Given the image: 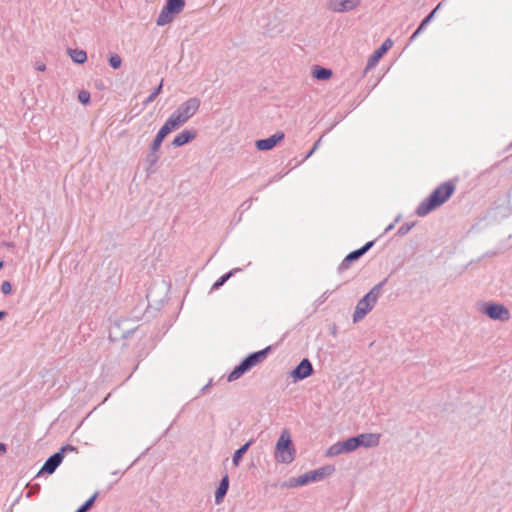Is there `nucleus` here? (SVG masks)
<instances>
[{
  "mask_svg": "<svg viewBox=\"0 0 512 512\" xmlns=\"http://www.w3.org/2000/svg\"><path fill=\"white\" fill-rule=\"evenodd\" d=\"M177 14H174L173 12H171L165 5L163 6L162 10L160 11L158 17H157V20H156V24L157 26H165L169 23H171L175 16Z\"/></svg>",
  "mask_w": 512,
  "mask_h": 512,
  "instance_id": "nucleus-19",
  "label": "nucleus"
},
{
  "mask_svg": "<svg viewBox=\"0 0 512 512\" xmlns=\"http://www.w3.org/2000/svg\"><path fill=\"white\" fill-rule=\"evenodd\" d=\"M7 315L6 311L0 310V321L3 320Z\"/></svg>",
  "mask_w": 512,
  "mask_h": 512,
  "instance_id": "nucleus-38",
  "label": "nucleus"
},
{
  "mask_svg": "<svg viewBox=\"0 0 512 512\" xmlns=\"http://www.w3.org/2000/svg\"><path fill=\"white\" fill-rule=\"evenodd\" d=\"M415 223L412 222V223H404L402 224L398 230H397V235L402 237L404 235H406L407 233L410 232V230L414 227Z\"/></svg>",
  "mask_w": 512,
  "mask_h": 512,
  "instance_id": "nucleus-31",
  "label": "nucleus"
},
{
  "mask_svg": "<svg viewBox=\"0 0 512 512\" xmlns=\"http://www.w3.org/2000/svg\"><path fill=\"white\" fill-rule=\"evenodd\" d=\"M253 442V439L249 440L234 452L232 456V463L235 467L239 466L242 457L248 451L249 447L253 444Z\"/></svg>",
  "mask_w": 512,
  "mask_h": 512,
  "instance_id": "nucleus-21",
  "label": "nucleus"
},
{
  "mask_svg": "<svg viewBox=\"0 0 512 512\" xmlns=\"http://www.w3.org/2000/svg\"><path fill=\"white\" fill-rule=\"evenodd\" d=\"M165 6L174 14H179L185 7V0H166Z\"/></svg>",
  "mask_w": 512,
  "mask_h": 512,
  "instance_id": "nucleus-25",
  "label": "nucleus"
},
{
  "mask_svg": "<svg viewBox=\"0 0 512 512\" xmlns=\"http://www.w3.org/2000/svg\"><path fill=\"white\" fill-rule=\"evenodd\" d=\"M109 65L113 69H119L122 64V59L118 54H111L108 59Z\"/></svg>",
  "mask_w": 512,
  "mask_h": 512,
  "instance_id": "nucleus-30",
  "label": "nucleus"
},
{
  "mask_svg": "<svg viewBox=\"0 0 512 512\" xmlns=\"http://www.w3.org/2000/svg\"><path fill=\"white\" fill-rule=\"evenodd\" d=\"M479 311L494 321L506 322L511 318L509 309L501 303L482 302Z\"/></svg>",
  "mask_w": 512,
  "mask_h": 512,
  "instance_id": "nucleus-6",
  "label": "nucleus"
},
{
  "mask_svg": "<svg viewBox=\"0 0 512 512\" xmlns=\"http://www.w3.org/2000/svg\"><path fill=\"white\" fill-rule=\"evenodd\" d=\"M45 68H46V66L44 64H41V65L38 66L37 69L40 70V71H44Z\"/></svg>",
  "mask_w": 512,
  "mask_h": 512,
  "instance_id": "nucleus-40",
  "label": "nucleus"
},
{
  "mask_svg": "<svg viewBox=\"0 0 512 512\" xmlns=\"http://www.w3.org/2000/svg\"><path fill=\"white\" fill-rule=\"evenodd\" d=\"M68 54L72 61L77 64H83L87 61V53L81 49H68Z\"/></svg>",
  "mask_w": 512,
  "mask_h": 512,
  "instance_id": "nucleus-24",
  "label": "nucleus"
},
{
  "mask_svg": "<svg viewBox=\"0 0 512 512\" xmlns=\"http://www.w3.org/2000/svg\"><path fill=\"white\" fill-rule=\"evenodd\" d=\"M64 459V455H62V452H56L52 454L48 459L45 461L44 465L39 471L40 473H46L48 475L53 474L55 470L60 466Z\"/></svg>",
  "mask_w": 512,
  "mask_h": 512,
  "instance_id": "nucleus-14",
  "label": "nucleus"
},
{
  "mask_svg": "<svg viewBox=\"0 0 512 512\" xmlns=\"http://www.w3.org/2000/svg\"><path fill=\"white\" fill-rule=\"evenodd\" d=\"M163 82H164V80L162 79L160 81L159 85L157 87H155L152 90V92L149 94V96L144 100V102H143L144 107H146L148 104L153 102L156 99V97L162 92Z\"/></svg>",
  "mask_w": 512,
  "mask_h": 512,
  "instance_id": "nucleus-27",
  "label": "nucleus"
},
{
  "mask_svg": "<svg viewBox=\"0 0 512 512\" xmlns=\"http://www.w3.org/2000/svg\"><path fill=\"white\" fill-rule=\"evenodd\" d=\"M335 471V467L333 465H325L318 469L311 470L303 475H300L296 478H291L289 480V487H298L304 486L312 482H317L325 477L332 475Z\"/></svg>",
  "mask_w": 512,
  "mask_h": 512,
  "instance_id": "nucleus-4",
  "label": "nucleus"
},
{
  "mask_svg": "<svg viewBox=\"0 0 512 512\" xmlns=\"http://www.w3.org/2000/svg\"><path fill=\"white\" fill-rule=\"evenodd\" d=\"M78 100L82 103V104H88L90 103V93L86 90H81L79 93H78Z\"/></svg>",
  "mask_w": 512,
  "mask_h": 512,
  "instance_id": "nucleus-32",
  "label": "nucleus"
},
{
  "mask_svg": "<svg viewBox=\"0 0 512 512\" xmlns=\"http://www.w3.org/2000/svg\"><path fill=\"white\" fill-rule=\"evenodd\" d=\"M455 185L451 181L441 183L435 190L425 198L416 208L415 213L419 217H424L437 207L444 204L453 195Z\"/></svg>",
  "mask_w": 512,
  "mask_h": 512,
  "instance_id": "nucleus-2",
  "label": "nucleus"
},
{
  "mask_svg": "<svg viewBox=\"0 0 512 512\" xmlns=\"http://www.w3.org/2000/svg\"><path fill=\"white\" fill-rule=\"evenodd\" d=\"M201 105V101L198 97H191L181 103L174 113L177 117H179L183 123L185 124L189 119H191L199 110Z\"/></svg>",
  "mask_w": 512,
  "mask_h": 512,
  "instance_id": "nucleus-7",
  "label": "nucleus"
},
{
  "mask_svg": "<svg viewBox=\"0 0 512 512\" xmlns=\"http://www.w3.org/2000/svg\"><path fill=\"white\" fill-rule=\"evenodd\" d=\"M98 497V492H95L91 497H89L75 512H88L92 506L96 498Z\"/></svg>",
  "mask_w": 512,
  "mask_h": 512,
  "instance_id": "nucleus-28",
  "label": "nucleus"
},
{
  "mask_svg": "<svg viewBox=\"0 0 512 512\" xmlns=\"http://www.w3.org/2000/svg\"><path fill=\"white\" fill-rule=\"evenodd\" d=\"M372 309L364 302L359 300L353 313V322L357 323L362 320Z\"/></svg>",
  "mask_w": 512,
  "mask_h": 512,
  "instance_id": "nucleus-20",
  "label": "nucleus"
},
{
  "mask_svg": "<svg viewBox=\"0 0 512 512\" xmlns=\"http://www.w3.org/2000/svg\"><path fill=\"white\" fill-rule=\"evenodd\" d=\"M399 219H400V216H398V217L395 219V222H394V223H391V224H389V225L386 227L385 232H388V231L392 230V229L394 228L395 223H396V222H398V221H399Z\"/></svg>",
  "mask_w": 512,
  "mask_h": 512,
  "instance_id": "nucleus-37",
  "label": "nucleus"
},
{
  "mask_svg": "<svg viewBox=\"0 0 512 512\" xmlns=\"http://www.w3.org/2000/svg\"><path fill=\"white\" fill-rule=\"evenodd\" d=\"M166 136H167V134H165L161 129H159L154 140L152 141V143L150 145V150L159 151L161 144L164 141Z\"/></svg>",
  "mask_w": 512,
  "mask_h": 512,
  "instance_id": "nucleus-26",
  "label": "nucleus"
},
{
  "mask_svg": "<svg viewBox=\"0 0 512 512\" xmlns=\"http://www.w3.org/2000/svg\"><path fill=\"white\" fill-rule=\"evenodd\" d=\"M393 46V41L390 38L384 42L370 55L367 61L366 70L374 67L377 62L383 57L384 54Z\"/></svg>",
  "mask_w": 512,
  "mask_h": 512,
  "instance_id": "nucleus-11",
  "label": "nucleus"
},
{
  "mask_svg": "<svg viewBox=\"0 0 512 512\" xmlns=\"http://www.w3.org/2000/svg\"><path fill=\"white\" fill-rule=\"evenodd\" d=\"M250 202H251V200L245 201V202H243L242 206L246 205L247 207H249Z\"/></svg>",
  "mask_w": 512,
  "mask_h": 512,
  "instance_id": "nucleus-42",
  "label": "nucleus"
},
{
  "mask_svg": "<svg viewBox=\"0 0 512 512\" xmlns=\"http://www.w3.org/2000/svg\"><path fill=\"white\" fill-rule=\"evenodd\" d=\"M361 0H327L329 10L336 13H345L356 9Z\"/></svg>",
  "mask_w": 512,
  "mask_h": 512,
  "instance_id": "nucleus-10",
  "label": "nucleus"
},
{
  "mask_svg": "<svg viewBox=\"0 0 512 512\" xmlns=\"http://www.w3.org/2000/svg\"><path fill=\"white\" fill-rule=\"evenodd\" d=\"M3 265H4L3 261L0 260V269L3 268Z\"/></svg>",
  "mask_w": 512,
  "mask_h": 512,
  "instance_id": "nucleus-43",
  "label": "nucleus"
},
{
  "mask_svg": "<svg viewBox=\"0 0 512 512\" xmlns=\"http://www.w3.org/2000/svg\"><path fill=\"white\" fill-rule=\"evenodd\" d=\"M228 488H229V478H228V475L226 474L220 480L219 486L217 487V489L215 491V502L217 504H220L223 501L225 495L227 494Z\"/></svg>",
  "mask_w": 512,
  "mask_h": 512,
  "instance_id": "nucleus-17",
  "label": "nucleus"
},
{
  "mask_svg": "<svg viewBox=\"0 0 512 512\" xmlns=\"http://www.w3.org/2000/svg\"><path fill=\"white\" fill-rule=\"evenodd\" d=\"M312 75L317 80H328L332 76V70L322 66H314Z\"/></svg>",
  "mask_w": 512,
  "mask_h": 512,
  "instance_id": "nucleus-22",
  "label": "nucleus"
},
{
  "mask_svg": "<svg viewBox=\"0 0 512 512\" xmlns=\"http://www.w3.org/2000/svg\"><path fill=\"white\" fill-rule=\"evenodd\" d=\"M375 241H368L367 243H365L362 247H360L359 249H356L352 252H350L349 254L346 255V257L342 260V262L340 263L339 267H338V270L341 272L343 270H346L349 268L350 264L356 260H358L360 257H362L367 251H369L373 245H374Z\"/></svg>",
  "mask_w": 512,
  "mask_h": 512,
  "instance_id": "nucleus-9",
  "label": "nucleus"
},
{
  "mask_svg": "<svg viewBox=\"0 0 512 512\" xmlns=\"http://www.w3.org/2000/svg\"><path fill=\"white\" fill-rule=\"evenodd\" d=\"M441 5H442V2L438 3V5L421 21L418 28L411 35L410 41H413L426 28V26L434 18L436 11L441 7Z\"/></svg>",
  "mask_w": 512,
  "mask_h": 512,
  "instance_id": "nucleus-18",
  "label": "nucleus"
},
{
  "mask_svg": "<svg viewBox=\"0 0 512 512\" xmlns=\"http://www.w3.org/2000/svg\"><path fill=\"white\" fill-rule=\"evenodd\" d=\"M250 202H251V200L245 201V202H243L242 206L246 205L247 207H249Z\"/></svg>",
  "mask_w": 512,
  "mask_h": 512,
  "instance_id": "nucleus-41",
  "label": "nucleus"
},
{
  "mask_svg": "<svg viewBox=\"0 0 512 512\" xmlns=\"http://www.w3.org/2000/svg\"><path fill=\"white\" fill-rule=\"evenodd\" d=\"M184 123L183 121L176 116V114L173 112L169 118L165 121V123L160 128L165 134H170L172 131L178 129L180 126H182Z\"/></svg>",
  "mask_w": 512,
  "mask_h": 512,
  "instance_id": "nucleus-16",
  "label": "nucleus"
},
{
  "mask_svg": "<svg viewBox=\"0 0 512 512\" xmlns=\"http://www.w3.org/2000/svg\"><path fill=\"white\" fill-rule=\"evenodd\" d=\"M6 451V446L3 443H0V454Z\"/></svg>",
  "mask_w": 512,
  "mask_h": 512,
  "instance_id": "nucleus-39",
  "label": "nucleus"
},
{
  "mask_svg": "<svg viewBox=\"0 0 512 512\" xmlns=\"http://www.w3.org/2000/svg\"><path fill=\"white\" fill-rule=\"evenodd\" d=\"M295 448L288 430H284L277 443L275 457L278 462L290 464L294 460Z\"/></svg>",
  "mask_w": 512,
  "mask_h": 512,
  "instance_id": "nucleus-5",
  "label": "nucleus"
},
{
  "mask_svg": "<svg viewBox=\"0 0 512 512\" xmlns=\"http://www.w3.org/2000/svg\"><path fill=\"white\" fill-rule=\"evenodd\" d=\"M241 268H234L229 272L223 274L220 278H218L212 285V290H217L222 287L235 273L241 272Z\"/></svg>",
  "mask_w": 512,
  "mask_h": 512,
  "instance_id": "nucleus-23",
  "label": "nucleus"
},
{
  "mask_svg": "<svg viewBox=\"0 0 512 512\" xmlns=\"http://www.w3.org/2000/svg\"><path fill=\"white\" fill-rule=\"evenodd\" d=\"M320 142H321V139H318V140L314 143L313 147H312V148H311V150L308 152V154L306 155V157H305V158H309V157H310V156H311V155H312V154L317 150V148H318V147H319V145H320Z\"/></svg>",
  "mask_w": 512,
  "mask_h": 512,
  "instance_id": "nucleus-34",
  "label": "nucleus"
},
{
  "mask_svg": "<svg viewBox=\"0 0 512 512\" xmlns=\"http://www.w3.org/2000/svg\"><path fill=\"white\" fill-rule=\"evenodd\" d=\"M271 347L268 346L262 350L248 354L228 375L227 380L233 382L239 379L246 372L250 371L254 366L261 363L270 352Z\"/></svg>",
  "mask_w": 512,
  "mask_h": 512,
  "instance_id": "nucleus-3",
  "label": "nucleus"
},
{
  "mask_svg": "<svg viewBox=\"0 0 512 512\" xmlns=\"http://www.w3.org/2000/svg\"><path fill=\"white\" fill-rule=\"evenodd\" d=\"M1 292L4 294V295H7V294H10L11 291H12V285L9 281H3L2 284H1Z\"/></svg>",
  "mask_w": 512,
  "mask_h": 512,
  "instance_id": "nucleus-33",
  "label": "nucleus"
},
{
  "mask_svg": "<svg viewBox=\"0 0 512 512\" xmlns=\"http://www.w3.org/2000/svg\"><path fill=\"white\" fill-rule=\"evenodd\" d=\"M76 448L72 445H65L63 446L58 452H62V455H64V452L66 451H74Z\"/></svg>",
  "mask_w": 512,
  "mask_h": 512,
  "instance_id": "nucleus-35",
  "label": "nucleus"
},
{
  "mask_svg": "<svg viewBox=\"0 0 512 512\" xmlns=\"http://www.w3.org/2000/svg\"><path fill=\"white\" fill-rule=\"evenodd\" d=\"M197 137V132L194 129H185L180 132L171 142L173 147H181L193 141Z\"/></svg>",
  "mask_w": 512,
  "mask_h": 512,
  "instance_id": "nucleus-15",
  "label": "nucleus"
},
{
  "mask_svg": "<svg viewBox=\"0 0 512 512\" xmlns=\"http://www.w3.org/2000/svg\"><path fill=\"white\" fill-rule=\"evenodd\" d=\"M282 177H283V175H282V174H276V175H274V176H273V177L268 181V183L265 185V187H266V186H268L269 184H272V183H274V182H276V181L280 180Z\"/></svg>",
  "mask_w": 512,
  "mask_h": 512,
  "instance_id": "nucleus-36",
  "label": "nucleus"
},
{
  "mask_svg": "<svg viewBox=\"0 0 512 512\" xmlns=\"http://www.w3.org/2000/svg\"><path fill=\"white\" fill-rule=\"evenodd\" d=\"M381 434L379 433H361L343 441L332 444L325 455L335 457L343 453H351L360 447L374 448L380 444Z\"/></svg>",
  "mask_w": 512,
  "mask_h": 512,
  "instance_id": "nucleus-1",
  "label": "nucleus"
},
{
  "mask_svg": "<svg viewBox=\"0 0 512 512\" xmlns=\"http://www.w3.org/2000/svg\"><path fill=\"white\" fill-rule=\"evenodd\" d=\"M387 281H388L387 278L380 281L378 284L373 286L370 289V291L367 294H365L364 297L361 298L360 300L362 302H364L367 306H369L371 309H373L374 306L376 305L377 300L381 295V291H382L383 287L385 286V284L387 283Z\"/></svg>",
  "mask_w": 512,
  "mask_h": 512,
  "instance_id": "nucleus-12",
  "label": "nucleus"
},
{
  "mask_svg": "<svg viewBox=\"0 0 512 512\" xmlns=\"http://www.w3.org/2000/svg\"><path fill=\"white\" fill-rule=\"evenodd\" d=\"M158 151L150 150L149 153L146 155V163L148 164L149 168L153 167L159 160V155L157 154Z\"/></svg>",
  "mask_w": 512,
  "mask_h": 512,
  "instance_id": "nucleus-29",
  "label": "nucleus"
},
{
  "mask_svg": "<svg viewBox=\"0 0 512 512\" xmlns=\"http://www.w3.org/2000/svg\"><path fill=\"white\" fill-rule=\"evenodd\" d=\"M314 373V368L311 361L308 358H304L300 363L289 373L293 382L302 381Z\"/></svg>",
  "mask_w": 512,
  "mask_h": 512,
  "instance_id": "nucleus-8",
  "label": "nucleus"
},
{
  "mask_svg": "<svg viewBox=\"0 0 512 512\" xmlns=\"http://www.w3.org/2000/svg\"><path fill=\"white\" fill-rule=\"evenodd\" d=\"M284 137V133L279 131L268 138L257 140L255 146L259 151H268L273 149Z\"/></svg>",
  "mask_w": 512,
  "mask_h": 512,
  "instance_id": "nucleus-13",
  "label": "nucleus"
}]
</instances>
